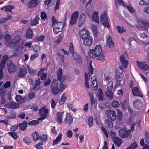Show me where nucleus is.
<instances>
[{"label":"nucleus","mask_w":149,"mask_h":149,"mask_svg":"<svg viewBox=\"0 0 149 149\" xmlns=\"http://www.w3.org/2000/svg\"><path fill=\"white\" fill-rule=\"evenodd\" d=\"M79 33L85 45L89 46L92 45L93 42V38L87 29L85 28H83L80 31Z\"/></svg>","instance_id":"f257e3e1"},{"label":"nucleus","mask_w":149,"mask_h":149,"mask_svg":"<svg viewBox=\"0 0 149 149\" xmlns=\"http://www.w3.org/2000/svg\"><path fill=\"white\" fill-rule=\"evenodd\" d=\"M102 51V47L101 45H97L94 49L89 50L88 54L89 56L92 58L97 57L101 54Z\"/></svg>","instance_id":"f03ea898"},{"label":"nucleus","mask_w":149,"mask_h":149,"mask_svg":"<svg viewBox=\"0 0 149 149\" xmlns=\"http://www.w3.org/2000/svg\"><path fill=\"white\" fill-rule=\"evenodd\" d=\"M53 31L55 33L61 32L63 28V24L62 22H58L55 24H52Z\"/></svg>","instance_id":"7ed1b4c3"},{"label":"nucleus","mask_w":149,"mask_h":149,"mask_svg":"<svg viewBox=\"0 0 149 149\" xmlns=\"http://www.w3.org/2000/svg\"><path fill=\"white\" fill-rule=\"evenodd\" d=\"M58 83L55 79H53L51 84V90L53 94L57 95L60 91L58 87Z\"/></svg>","instance_id":"20e7f679"},{"label":"nucleus","mask_w":149,"mask_h":149,"mask_svg":"<svg viewBox=\"0 0 149 149\" xmlns=\"http://www.w3.org/2000/svg\"><path fill=\"white\" fill-rule=\"evenodd\" d=\"M116 4L117 8L119 5H123L125 8H126L131 13H134L135 10L134 8L130 5H126L123 2V0H116Z\"/></svg>","instance_id":"39448f33"},{"label":"nucleus","mask_w":149,"mask_h":149,"mask_svg":"<svg viewBox=\"0 0 149 149\" xmlns=\"http://www.w3.org/2000/svg\"><path fill=\"white\" fill-rule=\"evenodd\" d=\"M100 20L101 22L102 23L104 26L107 27L108 28H109L110 27L106 12H104L103 14L101 15Z\"/></svg>","instance_id":"423d86ee"},{"label":"nucleus","mask_w":149,"mask_h":149,"mask_svg":"<svg viewBox=\"0 0 149 149\" xmlns=\"http://www.w3.org/2000/svg\"><path fill=\"white\" fill-rule=\"evenodd\" d=\"M21 38L19 36L15 37L13 40L12 46L13 44H14V50L16 52L17 51L19 48L20 44L19 42L21 40Z\"/></svg>","instance_id":"0eeeda50"},{"label":"nucleus","mask_w":149,"mask_h":149,"mask_svg":"<svg viewBox=\"0 0 149 149\" xmlns=\"http://www.w3.org/2000/svg\"><path fill=\"white\" fill-rule=\"evenodd\" d=\"M7 65L8 71L10 73L15 72L16 71L17 66L11 61H8Z\"/></svg>","instance_id":"6e6552de"},{"label":"nucleus","mask_w":149,"mask_h":149,"mask_svg":"<svg viewBox=\"0 0 149 149\" xmlns=\"http://www.w3.org/2000/svg\"><path fill=\"white\" fill-rule=\"evenodd\" d=\"M64 113L63 111H60L57 112L56 114V120L59 124H61L62 123Z\"/></svg>","instance_id":"1a4fd4ad"},{"label":"nucleus","mask_w":149,"mask_h":149,"mask_svg":"<svg viewBox=\"0 0 149 149\" xmlns=\"http://www.w3.org/2000/svg\"><path fill=\"white\" fill-rule=\"evenodd\" d=\"M126 129L124 127L119 130V136L121 138H125L128 137L130 133V131L128 130L126 132Z\"/></svg>","instance_id":"9d476101"},{"label":"nucleus","mask_w":149,"mask_h":149,"mask_svg":"<svg viewBox=\"0 0 149 149\" xmlns=\"http://www.w3.org/2000/svg\"><path fill=\"white\" fill-rule=\"evenodd\" d=\"M5 39V45L7 46L10 47H12L13 40H10L11 38V36L8 34H6L4 36Z\"/></svg>","instance_id":"9b49d317"},{"label":"nucleus","mask_w":149,"mask_h":149,"mask_svg":"<svg viewBox=\"0 0 149 149\" xmlns=\"http://www.w3.org/2000/svg\"><path fill=\"white\" fill-rule=\"evenodd\" d=\"M79 17V12L78 11H75L72 15L70 23L72 25L74 24L77 22Z\"/></svg>","instance_id":"f8f14e48"},{"label":"nucleus","mask_w":149,"mask_h":149,"mask_svg":"<svg viewBox=\"0 0 149 149\" xmlns=\"http://www.w3.org/2000/svg\"><path fill=\"white\" fill-rule=\"evenodd\" d=\"M107 116L112 121L115 120L116 118V112L114 111H109L107 112Z\"/></svg>","instance_id":"ddd939ff"},{"label":"nucleus","mask_w":149,"mask_h":149,"mask_svg":"<svg viewBox=\"0 0 149 149\" xmlns=\"http://www.w3.org/2000/svg\"><path fill=\"white\" fill-rule=\"evenodd\" d=\"M120 61L123 66L125 68H127L128 64L127 58L124 55H122L120 57Z\"/></svg>","instance_id":"4468645a"},{"label":"nucleus","mask_w":149,"mask_h":149,"mask_svg":"<svg viewBox=\"0 0 149 149\" xmlns=\"http://www.w3.org/2000/svg\"><path fill=\"white\" fill-rule=\"evenodd\" d=\"M137 64L138 67L141 69L144 70H148V66L146 63L144 62H137Z\"/></svg>","instance_id":"2eb2a0df"},{"label":"nucleus","mask_w":149,"mask_h":149,"mask_svg":"<svg viewBox=\"0 0 149 149\" xmlns=\"http://www.w3.org/2000/svg\"><path fill=\"white\" fill-rule=\"evenodd\" d=\"M40 0H31L27 4L29 8H33L37 6L40 3Z\"/></svg>","instance_id":"dca6fc26"},{"label":"nucleus","mask_w":149,"mask_h":149,"mask_svg":"<svg viewBox=\"0 0 149 149\" xmlns=\"http://www.w3.org/2000/svg\"><path fill=\"white\" fill-rule=\"evenodd\" d=\"M27 73V70L25 67L23 65L20 68V71L18 74L19 77H22L26 75Z\"/></svg>","instance_id":"f3484780"},{"label":"nucleus","mask_w":149,"mask_h":149,"mask_svg":"<svg viewBox=\"0 0 149 149\" xmlns=\"http://www.w3.org/2000/svg\"><path fill=\"white\" fill-rule=\"evenodd\" d=\"M46 69L45 68H41L38 72V74L39 76L40 75V78L42 80H45L47 77V75L46 73H44V71L46 70Z\"/></svg>","instance_id":"a211bd4d"},{"label":"nucleus","mask_w":149,"mask_h":149,"mask_svg":"<svg viewBox=\"0 0 149 149\" xmlns=\"http://www.w3.org/2000/svg\"><path fill=\"white\" fill-rule=\"evenodd\" d=\"M122 68V67H120V70H119L118 69H116L115 70V77L116 79L118 80L121 79L123 75V71Z\"/></svg>","instance_id":"6ab92c4d"},{"label":"nucleus","mask_w":149,"mask_h":149,"mask_svg":"<svg viewBox=\"0 0 149 149\" xmlns=\"http://www.w3.org/2000/svg\"><path fill=\"white\" fill-rule=\"evenodd\" d=\"M132 91L133 95L134 96H137L141 97H143V95L141 92L137 87H135L133 88L132 89Z\"/></svg>","instance_id":"aec40b11"},{"label":"nucleus","mask_w":149,"mask_h":149,"mask_svg":"<svg viewBox=\"0 0 149 149\" xmlns=\"http://www.w3.org/2000/svg\"><path fill=\"white\" fill-rule=\"evenodd\" d=\"M65 123H68L70 125L73 122V118L70 113H67L66 114V117L64 120Z\"/></svg>","instance_id":"412c9836"},{"label":"nucleus","mask_w":149,"mask_h":149,"mask_svg":"<svg viewBox=\"0 0 149 149\" xmlns=\"http://www.w3.org/2000/svg\"><path fill=\"white\" fill-rule=\"evenodd\" d=\"M45 106L42 107L41 109L39 110V113L40 116H47L48 110L47 109H45Z\"/></svg>","instance_id":"4be33fe9"},{"label":"nucleus","mask_w":149,"mask_h":149,"mask_svg":"<svg viewBox=\"0 0 149 149\" xmlns=\"http://www.w3.org/2000/svg\"><path fill=\"white\" fill-rule=\"evenodd\" d=\"M107 46L109 48L113 47L114 46V43L112 40L111 36H108L107 40Z\"/></svg>","instance_id":"5701e85b"},{"label":"nucleus","mask_w":149,"mask_h":149,"mask_svg":"<svg viewBox=\"0 0 149 149\" xmlns=\"http://www.w3.org/2000/svg\"><path fill=\"white\" fill-rule=\"evenodd\" d=\"M92 84L93 86L94 89L95 90H97L98 88L97 82V80L96 77L94 76L91 78Z\"/></svg>","instance_id":"b1692460"},{"label":"nucleus","mask_w":149,"mask_h":149,"mask_svg":"<svg viewBox=\"0 0 149 149\" xmlns=\"http://www.w3.org/2000/svg\"><path fill=\"white\" fill-rule=\"evenodd\" d=\"M14 8V6L12 5H8L4 6L1 8V10L4 11L11 12Z\"/></svg>","instance_id":"393cba45"},{"label":"nucleus","mask_w":149,"mask_h":149,"mask_svg":"<svg viewBox=\"0 0 149 149\" xmlns=\"http://www.w3.org/2000/svg\"><path fill=\"white\" fill-rule=\"evenodd\" d=\"M62 70L61 68H59L58 69V70L57 71V79L59 81H63V76H62Z\"/></svg>","instance_id":"a878e982"},{"label":"nucleus","mask_w":149,"mask_h":149,"mask_svg":"<svg viewBox=\"0 0 149 149\" xmlns=\"http://www.w3.org/2000/svg\"><path fill=\"white\" fill-rule=\"evenodd\" d=\"M92 18L93 21L95 22L99 23V20L98 16V13L97 12H94L92 14Z\"/></svg>","instance_id":"bb28decb"},{"label":"nucleus","mask_w":149,"mask_h":149,"mask_svg":"<svg viewBox=\"0 0 149 149\" xmlns=\"http://www.w3.org/2000/svg\"><path fill=\"white\" fill-rule=\"evenodd\" d=\"M63 135L62 133H60L56 137V139L53 141L52 145L54 146L58 144L61 140Z\"/></svg>","instance_id":"cd10ccee"},{"label":"nucleus","mask_w":149,"mask_h":149,"mask_svg":"<svg viewBox=\"0 0 149 149\" xmlns=\"http://www.w3.org/2000/svg\"><path fill=\"white\" fill-rule=\"evenodd\" d=\"M6 106L7 108L14 109L17 108L18 106V105L16 103L14 102L7 104Z\"/></svg>","instance_id":"c85d7f7f"},{"label":"nucleus","mask_w":149,"mask_h":149,"mask_svg":"<svg viewBox=\"0 0 149 149\" xmlns=\"http://www.w3.org/2000/svg\"><path fill=\"white\" fill-rule=\"evenodd\" d=\"M113 140L114 143L118 147L120 146L122 142V140L119 137H117L114 138Z\"/></svg>","instance_id":"c756f323"},{"label":"nucleus","mask_w":149,"mask_h":149,"mask_svg":"<svg viewBox=\"0 0 149 149\" xmlns=\"http://www.w3.org/2000/svg\"><path fill=\"white\" fill-rule=\"evenodd\" d=\"M15 99L19 103H22L24 102L25 100L23 97L20 95H17L16 96Z\"/></svg>","instance_id":"7c9ffc66"},{"label":"nucleus","mask_w":149,"mask_h":149,"mask_svg":"<svg viewBox=\"0 0 149 149\" xmlns=\"http://www.w3.org/2000/svg\"><path fill=\"white\" fill-rule=\"evenodd\" d=\"M86 19V16L84 14H82L79 17V26H81L85 22Z\"/></svg>","instance_id":"2f4dec72"},{"label":"nucleus","mask_w":149,"mask_h":149,"mask_svg":"<svg viewBox=\"0 0 149 149\" xmlns=\"http://www.w3.org/2000/svg\"><path fill=\"white\" fill-rule=\"evenodd\" d=\"M33 35V31L31 29L29 28L27 30L26 37L29 38H31Z\"/></svg>","instance_id":"473e14b6"},{"label":"nucleus","mask_w":149,"mask_h":149,"mask_svg":"<svg viewBox=\"0 0 149 149\" xmlns=\"http://www.w3.org/2000/svg\"><path fill=\"white\" fill-rule=\"evenodd\" d=\"M97 96L99 100H102L104 99V96L102 90L99 89L98 90V93H97Z\"/></svg>","instance_id":"72a5a7b5"},{"label":"nucleus","mask_w":149,"mask_h":149,"mask_svg":"<svg viewBox=\"0 0 149 149\" xmlns=\"http://www.w3.org/2000/svg\"><path fill=\"white\" fill-rule=\"evenodd\" d=\"M72 54L73 58L79 63L81 62V59L79 55L76 53H74Z\"/></svg>","instance_id":"f704fd0d"},{"label":"nucleus","mask_w":149,"mask_h":149,"mask_svg":"<svg viewBox=\"0 0 149 149\" xmlns=\"http://www.w3.org/2000/svg\"><path fill=\"white\" fill-rule=\"evenodd\" d=\"M85 86L87 88H89V85L88 84V73H85L84 74Z\"/></svg>","instance_id":"c9c22d12"},{"label":"nucleus","mask_w":149,"mask_h":149,"mask_svg":"<svg viewBox=\"0 0 149 149\" xmlns=\"http://www.w3.org/2000/svg\"><path fill=\"white\" fill-rule=\"evenodd\" d=\"M133 104L136 108L138 109L141 106L142 103L139 100H136L133 102Z\"/></svg>","instance_id":"e433bc0d"},{"label":"nucleus","mask_w":149,"mask_h":149,"mask_svg":"<svg viewBox=\"0 0 149 149\" xmlns=\"http://www.w3.org/2000/svg\"><path fill=\"white\" fill-rule=\"evenodd\" d=\"M106 95L107 97L110 99H113V95L112 91L111 90H108L106 92Z\"/></svg>","instance_id":"4c0bfd02"},{"label":"nucleus","mask_w":149,"mask_h":149,"mask_svg":"<svg viewBox=\"0 0 149 149\" xmlns=\"http://www.w3.org/2000/svg\"><path fill=\"white\" fill-rule=\"evenodd\" d=\"M105 123L107 127L112 128L113 127V123L109 120L107 119L105 120Z\"/></svg>","instance_id":"58836bf2"},{"label":"nucleus","mask_w":149,"mask_h":149,"mask_svg":"<svg viewBox=\"0 0 149 149\" xmlns=\"http://www.w3.org/2000/svg\"><path fill=\"white\" fill-rule=\"evenodd\" d=\"M27 126V123L26 122H24L20 125L19 128L20 130L24 131L26 129Z\"/></svg>","instance_id":"ea45409f"},{"label":"nucleus","mask_w":149,"mask_h":149,"mask_svg":"<svg viewBox=\"0 0 149 149\" xmlns=\"http://www.w3.org/2000/svg\"><path fill=\"white\" fill-rule=\"evenodd\" d=\"M39 17L38 16H36L35 17V19L34 20H32L31 22V25L32 26H35L38 24V20Z\"/></svg>","instance_id":"a19ab883"},{"label":"nucleus","mask_w":149,"mask_h":149,"mask_svg":"<svg viewBox=\"0 0 149 149\" xmlns=\"http://www.w3.org/2000/svg\"><path fill=\"white\" fill-rule=\"evenodd\" d=\"M65 93H63L62 95L61 99L59 101V104L60 105H62L64 104L66 100V97L65 95Z\"/></svg>","instance_id":"79ce46f5"},{"label":"nucleus","mask_w":149,"mask_h":149,"mask_svg":"<svg viewBox=\"0 0 149 149\" xmlns=\"http://www.w3.org/2000/svg\"><path fill=\"white\" fill-rule=\"evenodd\" d=\"M111 105L112 107L117 108L120 105V103L119 102L116 100H114L112 102Z\"/></svg>","instance_id":"37998d69"},{"label":"nucleus","mask_w":149,"mask_h":149,"mask_svg":"<svg viewBox=\"0 0 149 149\" xmlns=\"http://www.w3.org/2000/svg\"><path fill=\"white\" fill-rule=\"evenodd\" d=\"M104 76L103 79L104 81L108 82L111 81V77L109 74H104Z\"/></svg>","instance_id":"c03bdc74"},{"label":"nucleus","mask_w":149,"mask_h":149,"mask_svg":"<svg viewBox=\"0 0 149 149\" xmlns=\"http://www.w3.org/2000/svg\"><path fill=\"white\" fill-rule=\"evenodd\" d=\"M40 81L39 79H37L35 81L33 88H32V90H35L36 89L37 87L40 85Z\"/></svg>","instance_id":"a18cd8bd"},{"label":"nucleus","mask_w":149,"mask_h":149,"mask_svg":"<svg viewBox=\"0 0 149 149\" xmlns=\"http://www.w3.org/2000/svg\"><path fill=\"white\" fill-rule=\"evenodd\" d=\"M33 52H37L40 50V47L37 45L35 44L32 46Z\"/></svg>","instance_id":"49530a36"},{"label":"nucleus","mask_w":149,"mask_h":149,"mask_svg":"<svg viewBox=\"0 0 149 149\" xmlns=\"http://www.w3.org/2000/svg\"><path fill=\"white\" fill-rule=\"evenodd\" d=\"M141 26L144 29L146 30H147L148 29V27H149V24L143 22H141Z\"/></svg>","instance_id":"de8ad7c7"},{"label":"nucleus","mask_w":149,"mask_h":149,"mask_svg":"<svg viewBox=\"0 0 149 149\" xmlns=\"http://www.w3.org/2000/svg\"><path fill=\"white\" fill-rule=\"evenodd\" d=\"M23 141L24 142L28 145H29L31 143L32 141L28 136H26L23 139Z\"/></svg>","instance_id":"09e8293b"},{"label":"nucleus","mask_w":149,"mask_h":149,"mask_svg":"<svg viewBox=\"0 0 149 149\" xmlns=\"http://www.w3.org/2000/svg\"><path fill=\"white\" fill-rule=\"evenodd\" d=\"M108 83L107 86L108 90H111L113 87V83L112 81L108 82Z\"/></svg>","instance_id":"8fccbe9b"},{"label":"nucleus","mask_w":149,"mask_h":149,"mask_svg":"<svg viewBox=\"0 0 149 149\" xmlns=\"http://www.w3.org/2000/svg\"><path fill=\"white\" fill-rule=\"evenodd\" d=\"M67 86L63 84L62 81L61 82L60 85L59 91L60 92H62L66 88Z\"/></svg>","instance_id":"3c124183"},{"label":"nucleus","mask_w":149,"mask_h":149,"mask_svg":"<svg viewBox=\"0 0 149 149\" xmlns=\"http://www.w3.org/2000/svg\"><path fill=\"white\" fill-rule=\"evenodd\" d=\"M7 91L6 89L4 88H1L0 89V96L3 97L5 95Z\"/></svg>","instance_id":"603ef678"},{"label":"nucleus","mask_w":149,"mask_h":149,"mask_svg":"<svg viewBox=\"0 0 149 149\" xmlns=\"http://www.w3.org/2000/svg\"><path fill=\"white\" fill-rule=\"evenodd\" d=\"M45 37L43 36L42 35L40 36H37L35 39V40L36 41H40L43 42L44 40Z\"/></svg>","instance_id":"864d4df0"},{"label":"nucleus","mask_w":149,"mask_h":149,"mask_svg":"<svg viewBox=\"0 0 149 149\" xmlns=\"http://www.w3.org/2000/svg\"><path fill=\"white\" fill-rule=\"evenodd\" d=\"M92 30L95 36L97 34V27L95 25H93L92 26Z\"/></svg>","instance_id":"5fc2aeb1"},{"label":"nucleus","mask_w":149,"mask_h":149,"mask_svg":"<svg viewBox=\"0 0 149 149\" xmlns=\"http://www.w3.org/2000/svg\"><path fill=\"white\" fill-rule=\"evenodd\" d=\"M39 134L37 132L33 133L32 134V136L34 141H36L39 139Z\"/></svg>","instance_id":"6e6d98bb"},{"label":"nucleus","mask_w":149,"mask_h":149,"mask_svg":"<svg viewBox=\"0 0 149 149\" xmlns=\"http://www.w3.org/2000/svg\"><path fill=\"white\" fill-rule=\"evenodd\" d=\"M8 134L15 139L18 138L17 134L15 132H9Z\"/></svg>","instance_id":"4d7b16f0"},{"label":"nucleus","mask_w":149,"mask_h":149,"mask_svg":"<svg viewBox=\"0 0 149 149\" xmlns=\"http://www.w3.org/2000/svg\"><path fill=\"white\" fill-rule=\"evenodd\" d=\"M117 28L118 32L120 33H121L126 32L125 29L123 27L117 26Z\"/></svg>","instance_id":"13d9d810"},{"label":"nucleus","mask_w":149,"mask_h":149,"mask_svg":"<svg viewBox=\"0 0 149 149\" xmlns=\"http://www.w3.org/2000/svg\"><path fill=\"white\" fill-rule=\"evenodd\" d=\"M139 4L141 5L149 4V0H141L139 2Z\"/></svg>","instance_id":"bf43d9fd"},{"label":"nucleus","mask_w":149,"mask_h":149,"mask_svg":"<svg viewBox=\"0 0 149 149\" xmlns=\"http://www.w3.org/2000/svg\"><path fill=\"white\" fill-rule=\"evenodd\" d=\"M43 145L42 142H39L36 145L35 147L37 149H43Z\"/></svg>","instance_id":"052dcab7"},{"label":"nucleus","mask_w":149,"mask_h":149,"mask_svg":"<svg viewBox=\"0 0 149 149\" xmlns=\"http://www.w3.org/2000/svg\"><path fill=\"white\" fill-rule=\"evenodd\" d=\"M74 47L73 44L72 43H70L69 46V51L71 54H73L74 53Z\"/></svg>","instance_id":"680f3d73"},{"label":"nucleus","mask_w":149,"mask_h":149,"mask_svg":"<svg viewBox=\"0 0 149 149\" xmlns=\"http://www.w3.org/2000/svg\"><path fill=\"white\" fill-rule=\"evenodd\" d=\"M88 72L89 73L93 74V68L92 65V62H90L89 63V67L88 68Z\"/></svg>","instance_id":"e2e57ef3"},{"label":"nucleus","mask_w":149,"mask_h":149,"mask_svg":"<svg viewBox=\"0 0 149 149\" xmlns=\"http://www.w3.org/2000/svg\"><path fill=\"white\" fill-rule=\"evenodd\" d=\"M108 133L111 136V138L112 140L114 139V138L117 137H116V134L115 132L112 131H110Z\"/></svg>","instance_id":"0e129e2a"},{"label":"nucleus","mask_w":149,"mask_h":149,"mask_svg":"<svg viewBox=\"0 0 149 149\" xmlns=\"http://www.w3.org/2000/svg\"><path fill=\"white\" fill-rule=\"evenodd\" d=\"M137 147V145L136 143L134 142L129 147L127 148V149H134Z\"/></svg>","instance_id":"69168bd1"},{"label":"nucleus","mask_w":149,"mask_h":149,"mask_svg":"<svg viewBox=\"0 0 149 149\" xmlns=\"http://www.w3.org/2000/svg\"><path fill=\"white\" fill-rule=\"evenodd\" d=\"M39 122L38 120H32L28 123L29 125H35L39 124Z\"/></svg>","instance_id":"338daca9"},{"label":"nucleus","mask_w":149,"mask_h":149,"mask_svg":"<svg viewBox=\"0 0 149 149\" xmlns=\"http://www.w3.org/2000/svg\"><path fill=\"white\" fill-rule=\"evenodd\" d=\"M145 140L148 143H149V134L147 132L145 133Z\"/></svg>","instance_id":"774afa93"}]
</instances>
